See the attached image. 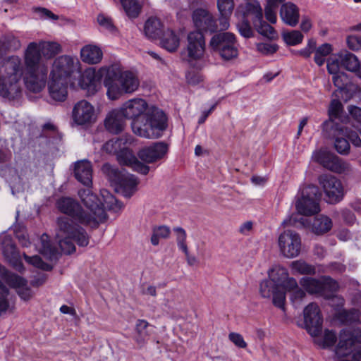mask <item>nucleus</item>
<instances>
[{"label":"nucleus","instance_id":"2","mask_svg":"<svg viewBox=\"0 0 361 361\" xmlns=\"http://www.w3.org/2000/svg\"><path fill=\"white\" fill-rule=\"evenodd\" d=\"M97 75L103 78L107 89L106 94L111 100H116L126 94H132L140 86V80L135 73L123 71L117 64L101 67Z\"/></svg>","mask_w":361,"mask_h":361},{"label":"nucleus","instance_id":"51","mask_svg":"<svg viewBox=\"0 0 361 361\" xmlns=\"http://www.w3.org/2000/svg\"><path fill=\"white\" fill-rule=\"evenodd\" d=\"M282 37L287 44L295 46L302 42L304 36L299 30H291L283 32L282 33Z\"/></svg>","mask_w":361,"mask_h":361},{"label":"nucleus","instance_id":"3","mask_svg":"<svg viewBox=\"0 0 361 361\" xmlns=\"http://www.w3.org/2000/svg\"><path fill=\"white\" fill-rule=\"evenodd\" d=\"M23 81L27 90L40 92L46 86L48 66L43 62L36 44L29 43L23 54Z\"/></svg>","mask_w":361,"mask_h":361},{"label":"nucleus","instance_id":"10","mask_svg":"<svg viewBox=\"0 0 361 361\" xmlns=\"http://www.w3.org/2000/svg\"><path fill=\"white\" fill-rule=\"evenodd\" d=\"M321 193L317 186L310 185L302 190V195L295 202L297 212L304 216L314 215L320 212Z\"/></svg>","mask_w":361,"mask_h":361},{"label":"nucleus","instance_id":"58","mask_svg":"<svg viewBox=\"0 0 361 361\" xmlns=\"http://www.w3.org/2000/svg\"><path fill=\"white\" fill-rule=\"evenodd\" d=\"M256 47L257 50L263 55H271L279 49L277 44L271 43H257Z\"/></svg>","mask_w":361,"mask_h":361},{"label":"nucleus","instance_id":"4","mask_svg":"<svg viewBox=\"0 0 361 361\" xmlns=\"http://www.w3.org/2000/svg\"><path fill=\"white\" fill-rule=\"evenodd\" d=\"M23 75V66L18 56L5 58L0 65V96L9 100L20 97Z\"/></svg>","mask_w":361,"mask_h":361},{"label":"nucleus","instance_id":"42","mask_svg":"<svg viewBox=\"0 0 361 361\" xmlns=\"http://www.w3.org/2000/svg\"><path fill=\"white\" fill-rule=\"evenodd\" d=\"M253 25L257 32L261 35L269 39H275L278 37V34L275 29L264 21L263 18L256 21Z\"/></svg>","mask_w":361,"mask_h":361},{"label":"nucleus","instance_id":"36","mask_svg":"<svg viewBox=\"0 0 361 361\" xmlns=\"http://www.w3.org/2000/svg\"><path fill=\"white\" fill-rule=\"evenodd\" d=\"M0 276L11 288H15L16 290L21 286L26 285L27 283V281L24 278L8 271L1 264Z\"/></svg>","mask_w":361,"mask_h":361},{"label":"nucleus","instance_id":"33","mask_svg":"<svg viewBox=\"0 0 361 361\" xmlns=\"http://www.w3.org/2000/svg\"><path fill=\"white\" fill-rule=\"evenodd\" d=\"M144 31L146 37L150 39H156L163 33V25L159 19L151 17L145 22Z\"/></svg>","mask_w":361,"mask_h":361},{"label":"nucleus","instance_id":"23","mask_svg":"<svg viewBox=\"0 0 361 361\" xmlns=\"http://www.w3.org/2000/svg\"><path fill=\"white\" fill-rule=\"evenodd\" d=\"M357 342V338L354 333L348 329H343L339 334V342L336 347L335 353L338 357L350 355Z\"/></svg>","mask_w":361,"mask_h":361},{"label":"nucleus","instance_id":"27","mask_svg":"<svg viewBox=\"0 0 361 361\" xmlns=\"http://www.w3.org/2000/svg\"><path fill=\"white\" fill-rule=\"evenodd\" d=\"M3 254L6 259L15 269L18 271H22L24 269L20 253L16 245L10 240H4Z\"/></svg>","mask_w":361,"mask_h":361},{"label":"nucleus","instance_id":"48","mask_svg":"<svg viewBox=\"0 0 361 361\" xmlns=\"http://www.w3.org/2000/svg\"><path fill=\"white\" fill-rule=\"evenodd\" d=\"M151 237V243L153 245H158L160 238H169L171 234V229L167 226H159L153 228Z\"/></svg>","mask_w":361,"mask_h":361},{"label":"nucleus","instance_id":"57","mask_svg":"<svg viewBox=\"0 0 361 361\" xmlns=\"http://www.w3.org/2000/svg\"><path fill=\"white\" fill-rule=\"evenodd\" d=\"M332 80L334 85L339 90L345 89L350 83L348 75L343 72L333 75Z\"/></svg>","mask_w":361,"mask_h":361},{"label":"nucleus","instance_id":"19","mask_svg":"<svg viewBox=\"0 0 361 361\" xmlns=\"http://www.w3.org/2000/svg\"><path fill=\"white\" fill-rule=\"evenodd\" d=\"M187 53L189 61L201 59L205 51V39L202 32H190L188 35Z\"/></svg>","mask_w":361,"mask_h":361},{"label":"nucleus","instance_id":"53","mask_svg":"<svg viewBox=\"0 0 361 361\" xmlns=\"http://www.w3.org/2000/svg\"><path fill=\"white\" fill-rule=\"evenodd\" d=\"M9 290L6 286L0 288V316L4 314L7 311H12L14 308L13 305H11L8 300Z\"/></svg>","mask_w":361,"mask_h":361},{"label":"nucleus","instance_id":"43","mask_svg":"<svg viewBox=\"0 0 361 361\" xmlns=\"http://www.w3.org/2000/svg\"><path fill=\"white\" fill-rule=\"evenodd\" d=\"M336 318L343 324H351L359 321L360 312L357 310H343L336 314Z\"/></svg>","mask_w":361,"mask_h":361},{"label":"nucleus","instance_id":"44","mask_svg":"<svg viewBox=\"0 0 361 361\" xmlns=\"http://www.w3.org/2000/svg\"><path fill=\"white\" fill-rule=\"evenodd\" d=\"M39 252L47 259L53 260L57 258V250L51 245L48 240V235L43 234L41 236V247Z\"/></svg>","mask_w":361,"mask_h":361},{"label":"nucleus","instance_id":"24","mask_svg":"<svg viewBox=\"0 0 361 361\" xmlns=\"http://www.w3.org/2000/svg\"><path fill=\"white\" fill-rule=\"evenodd\" d=\"M126 119L119 108L113 109L106 116L104 120L105 128L111 134H119L124 130Z\"/></svg>","mask_w":361,"mask_h":361},{"label":"nucleus","instance_id":"18","mask_svg":"<svg viewBox=\"0 0 361 361\" xmlns=\"http://www.w3.org/2000/svg\"><path fill=\"white\" fill-rule=\"evenodd\" d=\"M73 119L78 125L90 124L95 121L94 106L86 100L78 102L72 112Z\"/></svg>","mask_w":361,"mask_h":361},{"label":"nucleus","instance_id":"45","mask_svg":"<svg viewBox=\"0 0 361 361\" xmlns=\"http://www.w3.org/2000/svg\"><path fill=\"white\" fill-rule=\"evenodd\" d=\"M290 267L293 274H299L302 275H314L316 274L315 267L302 260L293 261Z\"/></svg>","mask_w":361,"mask_h":361},{"label":"nucleus","instance_id":"55","mask_svg":"<svg viewBox=\"0 0 361 361\" xmlns=\"http://www.w3.org/2000/svg\"><path fill=\"white\" fill-rule=\"evenodd\" d=\"M122 140L120 139H111L107 141L102 147V150L107 154H118L121 150Z\"/></svg>","mask_w":361,"mask_h":361},{"label":"nucleus","instance_id":"62","mask_svg":"<svg viewBox=\"0 0 361 361\" xmlns=\"http://www.w3.org/2000/svg\"><path fill=\"white\" fill-rule=\"evenodd\" d=\"M228 338L238 348H245L247 347V343L245 341L243 336L238 333H230L228 334Z\"/></svg>","mask_w":361,"mask_h":361},{"label":"nucleus","instance_id":"49","mask_svg":"<svg viewBox=\"0 0 361 361\" xmlns=\"http://www.w3.org/2000/svg\"><path fill=\"white\" fill-rule=\"evenodd\" d=\"M120 1L128 17L135 18L138 16L141 7L136 0H120Z\"/></svg>","mask_w":361,"mask_h":361},{"label":"nucleus","instance_id":"15","mask_svg":"<svg viewBox=\"0 0 361 361\" xmlns=\"http://www.w3.org/2000/svg\"><path fill=\"white\" fill-rule=\"evenodd\" d=\"M313 159L325 169L337 173L350 171V165L333 153L325 150H319L313 154Z\"/></svg>","mask_w":361,"mask_h":361},{"label":"nucleus","instance_id":"54","mask_svg":"<svg viewBox=\"0 0 361 361\" xmlns=\"http://www.w3.org/2000/svg\"><path fill=\"white\" fill-rule=\"evenodd\" d=\"M23 257L25 259V261L32 264L37 268L41 269L42 270L45 271H51L52 269V266L49 264H47L38 255H35L32 257L27 256L26 254H23Z\"/></svg>","mask_w":361,"mask_h":361},{"label":"nucleus","instance_id":"59","mask_svg":"<svg viewBox=\"0 0 361 361\" xmlns=\"http://www.w3.org/2000/svg\"><path fill=\"white\" fill-rule=\"evenodd\" d=\"M346 44L352 51H358L361 49V36L349 35L346 38Z\"/></svg>","mask_w":361,"mask_h":361},{"label":"nucleus","instance_id":"25","mask_svg":"<svg viewBox=\"0 0 361 361\" xmlns=\"http://www.w3.org/2000/svg\"><path fill=\"white\" fill-rule=\"evenodd\" d=\"M68 80L49 76L48 90L50 97L55 101L63 102L68 95Z\"/></svg>","mask_w":361,"mask_h":361},{"label":"nucleus","instance_id":"34","mask_svg":"<svg viewBox=\"0 0 361 361\" xmlns=\"http://www.w3.org/2000/svg\"><path fill=\"white\" fill-rule=\"evenodd\" d=\"M218 10L221 16L220 22L221 29L226 30L229 26L228 18L231 16L234 8L233 0H217Z\"/></svg>","mask_w":361,"mask_h":361},{"label":"nucleus","instance_id":"50","mask_svg":"<svg viewBox=\"0 0 361 361\" xmlns=\"http://www.w3.org/2000/svg\"><path fill=\"white\" fill-rule=\"evenodd\" d=\"M337 341L336 334L334 331L326 329L322 339L316 338L314 342L322 348H326L334 345Z\"/></svg>","mask_w":361,"mask_h":361},{"label":"nucleus","instance_id":"38","mask_svg":"<svg viewBox=\"0 0 361 361\" xmlns=\"http://www.w3.org/2000/svg\"><path fill=\"white\" fill-rule=\"evenodd\" d=\"M32 43L36 44L41 57L43 55L46 58H51L61 51V45L56 42H39L37 43L32 42Z\"/></svg>","mask_w":361,"mask_h":361},{"label":"nucleus","instance_id":"31","mask_svg":"<svg viewBox=\"0 0 361 361\" xmlns=\"http://www.w3.org/2000/svg\"><path fill=\"white\" fill-rule=\"evenodd\" d=\"M81 59L89 64H96L101 61L103 53L101 49L96 45H86L80 51Z\"/></svg>","mask_w":361,"mask_h":361},{"label":"nucleus","instance_id":"20","mask_svg":"<svg viewBox=\"0 0 361 361\" xmlns=\"http://www.w3.org/2000/svg\"><path fill=\"white\" fill-rule=\"evenodd\" d=\"M192 20L197 31L201 32L202 31L214 32L218 28L212 14L205 9L195 10L192 13Z\"/></svg>","mask_w":361,"mask_h":361},{"label":"nucleus","instance_id":"30","mask_svg":"<svg viewBox=\"0 0 361 361\" xmlns=\"http://www.w3.org/2000/svg\"><path fill=\"white\" fill-rule=\"evenodd\" d=\"M138 184V178L135 175L126 171L116 185L120 187L123 195L126 198H130L137 191Z\"/></svg>","mask_w":361,"mask_h":361},{"label":"nucleus","instance_id":"61","mask_svg":"<svg viewBox=\"0 0 361 361\" xmlns=\"http://www.w3.org/2000/svg\"><path fill=\"white\" fill-rule=\"evenodd\" d=\"M97 22L101 27L109 31H113L115 29L111 18L104 16V14L98 15Z\"/></svg>","mask_w":361,"mask_h":361},{"label":"nucleus","instance_id":"22","mask_svg":"<svg viewBox=\"0 0 361 361\" xmlns=\"http://www.w3.org/2000/svg\"><path fill=\"white\" fill-rule=\"evenodd\" d=\"M117 159L120 164L130 166L140 174L147 175L149 173V167L140 161L129 149L124 148L120 150Z\"/></svg>","mask_w":361,"mask_h":361},{"label":"nucleus","instance_id":"32","mask_svg":"<svg viewBox=\"0 0 361 361\" xmlns=\"http://www.w3.org/2000/svg\"><path fill=\"white\" fill-rule=\"evenodd\" d=\"M173 231L176 235V243L178 248L182 250L186 257V261L188 265L192 266L197 262V258L195 256H191L189 254L188 245L186 243L187 234L185 231L182 227L173 228Z\"/></svg>","mask_w":361,"mask_h":361},{"label":"nucleus","instance_id":"64","mask_svg":"<svg viewBox=\"0 0 361 361\" xmlns=\"http://www.w3.org/2000/svg\"><path fill=\"white\" fill-rule=\"evenodd\" d=\"M306 221H307V219H305V218L300 217V219H298V215L293 214L288 219H285L283 221V224L284 226H298V224L302 226H304Z\"/></svg>","mask_w":361,"mask_h":361},{"label":"nucleus","instance_id":"35","mask_svg":"<svg viewBox=\"0 0 361 361\" xmlns=\"http://www.w3.org/2000/svg\"><path fill=\"white\" fill-rule=\"evenodd\" d=\"M159 38L161 47L170 52L175 51L179 47V37L173 30L164 31Z\"/></svg>","mask_w":361,"mask_h":361},{"label":"nucleus","instance_id":"16","mask_svg":"<svg viewBox=\"0 0 361 361\" xmlns=\"http://www.w3.org/2000/svg\"><path fill=\"white\" fill-rule=\"evenodd\" d=\"M305 328L313 337L318 336L322 332V317L320 309L315 302H311L303 311Z\"/></svg>","mask_w":361,"mask_h":361},{"label":"nucleus","instance_id":"63","mask_svg":"<svg viewBox=\"0 0 361 361\" xmlns=\"http://www.w3.org/2000/svg\"><path fill=\"white\" fill-rule=\"evenodd\" d=\"M344 134L345 137H346L354 146L357 147L361 146V139L357 133L348 130L347 127L344 126Z\"/></svg>","mask_w":361,"mask_h":361},{"label":"nucleus","instance_id":"39","mask_svg":"<svg viewBox=\"0 0 361 361\" xmlns=\"http://www.w3.org/2000/svg\"><path fill=\"white\" fill-rule=\"evenodd\" d=\"M101 195L103 200V201L101 202V207H103L104 211L105 209H108L117 212L123 208V204L118 202L108 190H102Z\"/></svg>","mask_w":361,"mask_h":361},{"label":"nucleus","instance_id":"11","mask_svg":"<svg viewBox=\"0 0 361 361\" xmlns=\"http://www.w3.org/2000/svg\"><path fill=\"white\" fill-rule=\"evenodd\" d=\"M78 196L88 209L86 210L88 214L93 218L98 219L96 221H91L90 226L96 228L99 224L106 221L107 214L103 207H101V200L89 188L79 190Z\"/></svg>","mask_w":361,"mask_h":361},{"label":"nucleus","instance_id":"1","mask_svg":"<svg viewBox=\"0 0 361 361\" xmlns=\"http://www.w3.org/2000/svg\"><path fill=\"white\" fill-rule=\"evenodd\" d=\"M120 111L126 119L131 120V127L138 136L157 139L167 128V117L160 109L148 105L142 98L135 97L126 101Z\"/></svg>","mask_w":361,"mask_h":361},{"label":"nucleus","instance_id":"40","mask_svg":"<svg viewBox=\"0 0 361 361\" xmlns=\"http://www.w3.org/2000/svg\"><path fill=\"white\" fill-rule=\"evenodd\" d=\"M332 228V221L326 216H319L314 218L312 224V231L317 234H323L331 230Z\"/></svg>","mask_w":361,"mask_h":361},{"label":"nucleus","instance_id":"29","mask_svg":"<svg viewBox=\"0 0 361 361\" xmlns=\"http://www.w3.org/2000/svg\"><path fill=\"white\" fill-rule=\"evenodd\" d=\"M74 173L76 179L85 185L92 184V169L90 161L84 159L75 164Z\"/></svg>","mask_w":361,"mask_h":361},{"label":"nucleus","instance_id":"5","mask_svg":"<svg viewBox=\"0 0 361 361\" xmlns=\"http://www.w3.org/2000/svg\"><path fill=\"white\" fill-rule=\"evenodd\" d=\"M56 238L61 251L66 255L75 251L73 241L80 247L87 246L90 241V235L86 230L65 216L56 219Z\"/></svg>","mask_w":361,"mask_h":361},{"label":"nucleus","instance_id":"28","mask_svg":"<svg viewBox=\"0 0 361 361\" xmlns=\"http://www.w3.org/2000/svg\"><path fill=\"white\" fill-rule=\"evenodd\" d=\"M280 17L285 24L295 27L299 23V8L292 2L284 3L281 6Z\"/></svg>","mask_w":361,"mask_h":361},{"label":"nucleus","instance_id":"8","mask_svg":"<svg viewBox=\"0 0 361 361\" xmlns=\"http://www.w3.org/2000/svg\"><path fill=\"white\" fill-rule=\"evenodd\" d=\"M56 207L60 212L66 215V217L79 225L89 226L91 221L97 219L90 216L80 204L72 197H60L56 202Z\"/></svg>","mask_w":361,"mask_h":361},{"label":"nucleus","instance_id":"12","mask_svg":"<svg viewBox=\"0 0 361 361\" xmlns=\"http://www.w3.org/2000/svg\"><path fill=\"white\" fill-rule=\"evenodd\" d=\"M318 181L322 188L329 204H336L341 202L345 195L344 188L341 181L336 176L330 174H322L319 176Z\"/></svg>","mask_w":361,"mask_h":361},{"label":"nucleus","instance_id":"47","mask_svg":"<svg viewBox=\"0 0 361 361\" xmlns=\"http://www.w3.org/2000/svg\"><path fill=\"white\" fill-rule=\"evenodd\" d=\"M333 51L331 44L324 43L317 48L314 57V62L319 66H322L324 64L326 57L329 56Z\"/></svg>","mask_w":361,"mask_h":361},{"label":"nucleus","instance_id":"21","mask_svg":"<svg viewBox=\"0 0 361 361\" xmlns=\"http://www.w3.org/2000/svg\"><path fill=\"white\" fill-rule=\"evenodd\" d=\"M73 66L74 63L71 57L59 56L54 60L49 76L68 80L73 72Z\"/></svg>","mask_w":361,"mask_h":361},{"label":"nucleus","instance_id":"9","mask_svg":"<svg viewBox=\"0 0 361 361\" xmlns=\"http://www.w3.org/2000/svg\"><path fill=\"white\" fill-rule=\"evenodd\" d=\"M210 47L226 61L238 56L237 41L234 34L221 32L214 35L209 42Z\"/></svg>","mask_w":361,"mask_h":361},{"label":"nucleus","instance_id":"7","mask_svg":"<svg viewBox=\"0 0 361 361\" xmlns=\"http://www.w3.org/2000/svg\"><path fill=\"white\" fill-rule=\"evenodd\" d=\"M300 284L309 294L325 299L332 298L339 287L336 280L327 276H322L319 279L302 277L300 280Z\"/></svg>","mask_w":361,"mask_h":361},{"label":"nucleus","instance_id":"13","mask_svg":"<svg viewBox=\"0 0 361 361\" xmlns=\"http://www.w3.org/2000/svg\"><path fill=\"white\" fill-rule=\"evenodd\" d=\"M278 245L281 254L286 258L298 257L301 251V238L300 235L291 230L281 233L278 238Z\"/></svg>","mask_w":361,"mask_h":361},{"label":"nucleus","instance_id":"17","mask_svg":"<svg viewBox=\"0 0 361 361\" xmlns=\"http://www.w3.org/2000/svg\"><path fill=\"white\" fill-rule=\"evenodd\" d=\"M169 150L168 145L163 142H157L139 150L137 156L145 164L155 163L162 159Z\"/></svg>","mask_w":361,"mask_h":361},{"label":"nucleus","instance_id":"56","mask_svg":"<svg viewBox=\"0 0 361 361\" xmlns=\"http://www.w3.org/2000/svg\"><path fill=\"white\" fill-rule=\"evenodd\" d=\"M237 28L239 33L245 38H250L253 36L254 32L247 19L243 18V20L237 24Z\"/></svg>","mask_w":361,"mask_h":361},{"label":"nucleus","instance_id":"37","mask_svg":"<svg viewBox=\"0 0 361 361\" xmlns=\"http://www.w3.org/2000/svg\"><path fill=\"white\" fill-rule=\"evenodd\" d=\"M149 325V323L145 319H138L136 322L133 339L139 348H142L147 343L149 336L147 328Z\"/></svg>","mask_w":361,"mask_h":361},{"label":"nucleus","instance_id":"46","mask_svg":"<svg viewBox=\"0 0 361 361\" xmlns=\"http://www.w3.org/2000/svg\"><path fill=\"white\" fill-rule=\"evenodd\" d=\"M102 171L107 176L109 181L116 185L126 171L124 169L120 171L118 168L109 163H106L102 166Z\"/></svg>","mask_w":361,"mask_h":361},{"label":"nucleus","instance_id":"26","mask_svg":"<svg viewBox=\"0 0 361 361\" xmlns=\"http://www.w3.org/2000/svg\"><path fill=\"white\" fill-rule=\"evenodd\" d=\"M236 11L240 13L245 19L251 17L253 24L263 18L262 8L257 0H247L245 3L240 4Z\"/></svg>","mask_w":361,"mask_h":361},{"label":"nucleus","instance_id":"41","mask_svg":"<svg viewBox=\"0 0 361 361\" xmlns=\"http://www.w3.org/2000/svg\"><path fill=\"white\" fill-rule=\"evenodd\" d=\"M341 66L346 70L354 72L358 70L360 63L355 55L350 52L338 55Z\"/></svg>","mask_w":361,"mask_h":361},{"label":"nucleus","instance_id":"52","mask_svg":"<svg viewBox=\"0 0 361 361\" xmlns=\"http://www.w3.org/2000/svg\"><path fill=\"white\" fill-rule=\"evenodd\" d=\"M342 113L343 105L341 102L338 99H333L329 108V119L328 121H332L334 123H338L334 119H340Z\"/></svg>","mask_w":361,"mask_h":361},{"label":"nucleus","instance_id":"14","mask_svg":"<svg viewBox=\"0 0 361 361\" xmlns=\"http://www.w3.org/2000/svg\"><path fill=\"white\" fill-rule=\"evenodd\" d=\"M323 130L326 135L331 139H335L334 147L341 154L346 155L350 152V144L345 137L344 125L343 123H334L332 121H326L322 124Z\"/></svg>","mask_w":361,"mask_h":361},{"label":"nucleus","instance_id":"60","mask_svg":"<svg viewBox=\"0 0 361 361\" xmlns=\"http://www.w3.org/2000/svg\"><path fill=\"white\" fill-rule=\"evenodd\" d=\"M33 11L35 13H37L42 18H49L54 20H57L59 19V16L57 15L54 14L46 8L35 7L33 8Z\"/></svg>","mask_w":361,"mask_h":361},{"label":"nucleus","instance_id":"6","mask_svg":"<svg viewBox=\"0 0 361 361\" xmlns=\"http://www.w3.org/2000/svg\"><path fill=\"white\" fill-rule=\"evenodd\" d=\"M288 274L286 269L276 266L269 271V279L263 280L259 284V293L264 298H271L273 305L285 310L286 291L281 288Z\"/></svg>","mask_w":361,"mask_h":361}]
</instances>
